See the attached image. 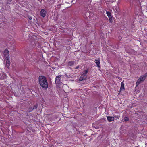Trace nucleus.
Returning a JSON list of instances; mask_svg holds the SVG:
<instances>
[{"label": "nucleus", "mask_w": 147, "mask_h": 147, "mask_svg": "<svg viewBox=\"0 0 147 147\" xmlns=\"http://www.w3.org/2000/svg\"><path fill=\"white\" fill-rule=\"evenodd\" d=\"M12 0H7V4H10Z\"/></svg>", "instance_id": "17"}, {"label": "nucleus", "mask_w": 147, "mask_h": 147, "mask_svg": "<svg viewBox=\"0 0 147 147\" xmlns=\"http://www.w3.org/2000/svg\"><path fill=\"white\" fill-rule=\"evenodd\" d=\"M124 120L125 121H127L129 120V119L127 117H125L124 119Z\"/></svg>", "instance_id": "16"}, {"label": "nucleus", "mask_w": 147, "mask_h": 147, "mask_svg": "<svg viewBox=\"0 0 147 147\" xmlns=\"http://www.w3.org/2000/svg\"><path fill=\"white\" fill-rule=\"evenodd\" d=\"M107 118L109 122L112 121L114 120V117L112 116H107Z\"/></svg>", "instance_id": "7"}, {"label": "nucleus", "mask_w": 147, "mask_h": 147, "mask_svg": "<svg viewBox=\"0 0 147 147\" xmlns=\"http://www.w3.org/2000/svg\"><path fill=\"white\" fill-rule=\"evenodd\" d=\"M79 67V66H76L75 68V69H78Z\"/></svg>", "instance_id": "20"}, {"label": "nucleus", "mask_w": 147, "mask_h": 147, "mask_svg": "<svg viewBox=\"0 0 147 147\" xmlns=\"http://www.w3.org/2000/svg\"><path fill=\"white\" fill-rule=\"evenodd\" d=\"M46 11H45L44 9H42L40 12V15L41 16L44 17L46 16Z\"/></svg>", "instance_id": "6"}, {"label": "nucleus", "mask_w": 147, "mask_h": 147, "mask_svg": "<svg viewBox=\"0 0 147 147\" xmlns=\"http://www.w3.org/2000/svg\"><path fill=\"white\" fill-rule=\"evenodd\" d=\"M95 63L97 65V66L98 68L100 67V61L99 60H95Z\"/></svg>", "instance_id": "11"}, {"label": "nucleus", "mask_w": 147, "mask_h": 147, "mask_svg": "<svg viewBox=\"0 0 147 147\" xmlns=\"http://www.w3.org/2000/svg\"><path fill=\"white\" fill-rule=\"evenodd\" d=\"M147 76V74L145 73L144 75H142L139 78L136 83V86H138L140 84L144 81Z\"/></svg>", "instance_id": "2"}, {"label": "nucleus", "mask_w": 147, "mask_h": 147, "mask_svg": "<svg viewBox=\"0 0 147 147\" xmlns=\"http://www.w3.org/2000/svg\"><path fill=\"white\" fill-rule=\"evenodd\" d=\"M109 22L110 23H112L113 20V17L112 16L111 17H110L109 18Z\"/></svg>", "instance_id": "15"}, {"label": "nucleus", "mask_w": 147, "mask_h": 147, "mask_svg": "<svg viewBox=\"0 0 147 147\" xmlns=\"http://www.w3.org/2000/svg\"><path fill=\"white\" fill-rule=\"evenodd\" d=\"M35 109H36V108H37V106H35Z\"/></svg>", "instance_id": "21"}, {"label": "nucleus", "mask_w": 147, "mask_h": 147, "mask_svg": "<svg viewBox=\"0 0 147 147\" xmlns=\"http://www.w3.org/2000/svg\"><path fill=\"white\" fill-rule=\"evenodd\" d=\"M61 76H58L56 77L55 82L57 84H61V83H62L61 80Z\"/></svg>", "instance_id": "4"}, {"label": "nucleus", "mask_w": 147, "mask_h": 147, "mask_svg": "<svg viewBox=\"0 0 147 147\" xmlns=\"http://www.w3.org/2000/svg\"><path fill=\"white\" fill-rule=\"evenodd\" d=\"M89 69H88L87 70H84L82 74V76H84L86 77V78H87V74L88 71Z\"/></svg>", "instance_id": "8"}, {"label": "nucleus", "mask_w": 147, "mask_h": 147, "mask_svg": "<svg viewBox=\"0 0 147 147\" xmlns=\"http://www.w3.org/2000/svg\"><path fill=\"white\" fill-rule=\"evenodd\" d=\"M115 117L116 118L119 119L120 117V116H119V115L115 116Z\"/></svg>", "instance_id": "19"}, {"label": "nucleus", "mask_w": 147, "mask_h": 147, "mask_svg": "<svg viewBox=\"0 0 147 147\" xmlns=\"http://www.w3.org/2000/svg\"><path fill=\"white\" fill-rule=\"evenodd\" d=\"M76 61H71L68 62L67 64L68 66H73L74 65L75 62Z\"/></svg>", "instance_id": "9"}, {"label": "nucleus", "mask_w": 147, "mask_h": 147, "mask_svg": "<svg viewBox=\"0 0 147 147\" xmlns=\"http://www.w3.org/2000/svg\"><path fill=\"white\" fill-rule=\"evenodd\" d=\"M9 51L7 49H5L4 51V55L5 58L6 59H9Z\"/></svg>", "instance_id": "3"}, {"label": "nucleus", "mask_w": 147, "mask_h": 147, "mask_svg": "<svg viewBox=\"0 0 147 147\" xmlns=\"http://www.w3.org/2000/svg\"><path fill=\"white\" fill-rule=\"evenodd\" d=\"M121 86L120 88V92L121 90H123L124 89V84L123 82H122L121 83Z\"/></svg>", "instance_id": "10"}, {"label": "nucleus", "mask_w": 147, "mask_h": 147, "mask_svg": "<svg viewBox=\"0 0 147 147\" xmlns=\"http://www.w3.org/2000/svg\"><path fill=\"white\" fill-rule=\"evenodd\" d=\"M106 14L109 18L112 16L111 13L108 11H106Z\"/></svg>", "instance_id": "14"}, {"label": "nucleus", "mask_w": 147, "mask_h": 147, "mask_svg": "<svg viewBox=\"0 0 147 147\" xmlns=\"http://www.w3.org/2000/svg\"><path fill=\"white\" fill-rule=\"evenodd\" d=\"M86 78L84 76H83L82 75L80 77L79 80L80 81L85 80L86 79Z\"/></svg>", "instance_id": "12"}, {"label": "nucleus", "mask_w": 147, "mask_h": 147, "mask_svg": "<svg viewBox=\"0 0 147 147\" xmlns=\"http://www.w3.org/2000/svg\"><path fill=\"white\" fill-rule=\"evenodd\" d=\"M39 82L40 86L43 88L47 89L48 87V83L47 82L46 78L42 76L39 77Z\"/></svg>", "instance_id": "1"}, {"label": "nucleus", "mask_w": 147, "mask_h": 147, "mask_svg": "<svg viewBox=\"0 0 147 147\" xmlns=\"http://www.w3.org/2000/svg\"><path fill=\"white\" fill-rule=\"evenodd\" d=\"M28 18L30 20H31L32 18V17L31 16H28Z\"/></svg>", "instance_id": "18"}, {"label": "nucleus", "mask_w": 147, "mask_h": 147, "mask_svg": "<svg viewBox=\"0 0 147 147\" xmlns=\"http://www.w3.org/2000/svg\"><path fill=\"white\" fill-rule=\"evenodd\" d=\"M7 61H6V66L8 68L10 66V61H9V59H7Z\"/></svg>", "instance_id": "13"}, {"label": "nucleus", "mask_w": 147, "mask_h": 147, "mask_svg": "<svg viewBox=\"0 0 147 147\" xmlns=\"http://www.w3.org/2000/svg\"><path fill=\"white\" fill-rule=\"evenodd\" d=\"M61 84H57V90L58 92H63H63H65L64 91L63 88H62L63 87L60 85Z\"/></svg>", "instance_id": "5"}]
</instances>
